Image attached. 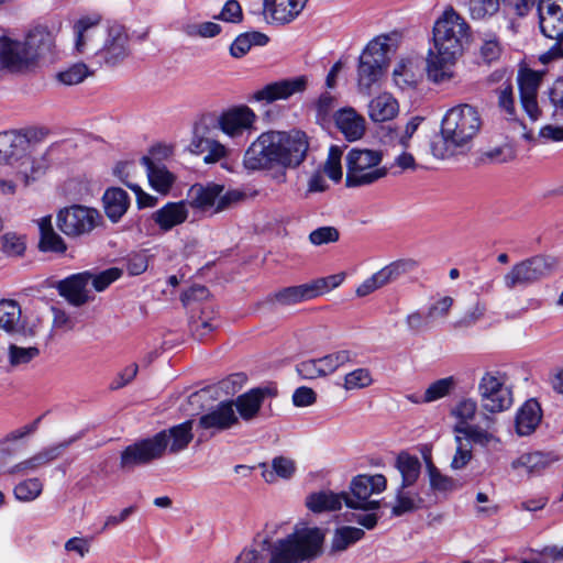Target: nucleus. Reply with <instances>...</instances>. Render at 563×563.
<instances>
[{
  "instance_id": "62",
  "label": "nucleus",
  "mask_w": 563,
  "mask_h": 563,
  "mask_svg": "<svg viewBox=\"0 0 563 563\" xmlns=\"http://www.w3.org/2000/svg\"><path fill=\"white\" fill-rule=\"evenodd\" d=\"M340 233L334 227H320L310 232L308 239L314 246L338 242Z\"/></svg>"
},
{
  "instance_id": "18",
  "label": "nucleus",
  "mask_w": 563,
  "mask_h": 563,
  "mask_svg": "<svg viewBox=\"0 0 563 563\" xmlns=\"http://www.w3.org/2000/svg\"><path fill=\"white\" fill-rule=\"evenodd\" d=\"M280 166L297 168L300 166L309 151V137L301 130L282 131Z\"/></svg>"
},
{
  "instance_id": "50",
  "label": "nucleus",
  "mask_w": 563,
  "mask_h": 563,
  "mask_svg": "<svg viewBox=\"0 0 563 563\" xmlns=\"http://www.w3.org/2000/svg\"><path fill=\"white\" fill-rule=\"evenodd\" d=\"M43 492V483L36 478H27L15 485L14 497L23 503L35 500Z\"/></svg>"
},
{
  "instance_id": "14",
  "label": "nucleus",
  "mask_w": 563,
  "mask_h": 563,
  "mask_svg": "<svg viewBox=\"0 0 563 563\" xmlns=\"http://www.w3.org/2000/svg\"><path fill=\"white\" fill-rule=\"evenodd\" d=\"M58 229L69 238H80L91 233L102 222V216L95 208L73 205L57 213Z\"/></svg>"
},
{
  "instance_id": "16",
  "label": "nucleus",
  "mask_w": 563,
  "mask_h": 563,
  "mask_svg": "<svg viewBox=\"0 0 563 563\" xmlns=\"http://www.w3.org/2000/svg\"><path fill=\"white\" fill-rule=\"evenodd\" d=\"M282 131L263 132L249 146V168L265 169L280 166Z\"/></svg>"
},
{
  "instance_id": "44",
  "label": "nucleus",
  "mask_w": 563,
  "mask_h": 563,
  "mask_svg": "<svg viewBox=\"0 0 563 563\" xmlns=\"http://www.w3.org/2000/svg\"><path fill=\"white\" fill-rule=\"evenodd\" d=\"M456 385L457 382L453 376L440 378L427 387L423 396L421 397V400L415 401L416 404H430L437 401L446 396H450L455 390Z\"/></svg>"
},
{
  "instance_id": "22",
  "label": "nucleus",
  "mask_w": 563,
  "mask_h": 563,
  "mask_svg": "<svg viewBox=\"0 0 563 563\" xmlns=\"http://www.w3.org/2000/svg\"><path fill=\"white\" fill-rule=\"evenodd\" d=\"M47 167L48 164L44 157H33L25 151L21 157L15 158L13 164L9 165L8 174L15 176L23 186H29L43 176Z\"/></svg>"
},
{
  "instance_id": "59",
  "label": "nucleus",
  "mask_w": 563,
  "mask_h": 563,
  "mask_svg": "<svg viewBox=\"0 0 563 563\" xmlns=\"http://www.w3.org/2000/svg\"><path fill=\"white\" fill-rule=\"evenodd\" d=\"M406 329L412 334H419L430 329L431 320L427 313L419 310L411 311L404 320Z\"/></svg>"
},
{
  "instance_id": "21",
  "label": "nucleus",
  "mask_w": 563,
  "mask_h": 563,
  "mask_svg": "<svg viewBox=\"0 0 563 563\" xmlns=\"http://www.w3.org/2000/svg\"><path fill=\"white\" fill-rule=\"evenodd\" d=\"M423 60L420 56L410 55L400 58L393 69V80L402 90L413 89L422 80Z\"/></svg>"
},
{
  "instance_id": "6",
  "label": "nucleus",
  "mask_w": 563,
  "mask_h": 563,
  "mask_svg": "<svg viewBox=\"0 0 563 563\" xmlns=\"http://www.w3.org/2000/svg\"><path fill=\"white\" fill-rule=\"evenodd\" d=\"M324 533L318 527L297 526L292 533L278 540L269 563H300L313 560L322 552Z\"/></svg>"
},
{
  "instance_id": "10",
  "label": "nucleus",
  "mask_w": 563,
  "mask_h": 563,
  "mask_svg": "<svg viewBox=\"0 0 563 563\" xmlns=\"http://www.w3.org/2000/svg\"><path fill=\"white\" fill-rule=\"evenodd\" d=\"M383 153L377 150L352 148L345 157V186L363 187L385 178L388 168L382 165Z\"/></svg>"
},
{
  "instance_id": "37",
  "label": "nucleus",
  "mask_w": 563,
  "mask_h": 563,
  "mask_svg": "<svg viewBox=\"0 0 563 563\" xmlns=\"http://www.w3.org/2000/svg\"><path fill=\"white\" fill-rule=\"evenodd\" d=\"M40 249L44 252L64 253L67 249L63 238L55 232L51 216L38 220Z\"/></svg>"
},
{
  "instance_id": "48",
  "label": "nucleus",
  "mask_w": 563,
  "mask_h": 563,
  "mask_svg": "<svg viewBox=\"0 0 563 563\" xmlns=\"http://www.w3.org/2000/svg\"><path fill=\"white\" fill-rule=\"evenodd\" d=\"M406 488L398 489L396 505L393 507V515L401 516L407 512L419 509L422 505V498L418 494L405 492Z\"/></svg>"
},
{
  "instance_id": "29",
  "label": "nucleus",
  "mask_w": 563,
  "mask_h": 563,
  "mask_svg": "<svg viewBox=\"0 0 563 563\" xmlns=\"http://www.w3.org/2000/svg\"><path fill=\"white\" fill-rule=\"evenodd\" d=\"M232 401H222L214 410L199 419V427L206 430H224L236 422Z\"/></svg>"
},
{
  "instance_id": "20",
  "label": "nucleus",
  "mask_w": 563,
  "mask_h": 563,
  "mask_svg": "<svg viewBox=\"0 0 563 563\" xmlns=\"http://www.w3.org/2000/svg\"><path fill=\"white\" fill-rule=\"evenodd\" d=\"M308 0H263V14L268 23L287 25L303 11Z\"/></svg>"
},
{
  "instance_id": "49",
  "label": "nucleus",
  "mask_w": 563,
  "mask_h": 563,
  "mask_svg": "<svg viewBox=\"0 0 563 563\" xmlns=\"http://www.w3.org/2000/svg\"><path fill=\"white\" fill-rule=\"evenodd\" d=\"M40 355L37 346H19L10 344L8 347V362L12 367H20L31 363Z\"/></svg>"
},
{
  "instance_id": "32",
  "label": "nucleus",
  "mask_w": 563,
  "mask_h": 563,
  "mask_svg": "<svg viewBox=\"0 0 563 563\" xmlns=\"http://www.w3.org/2000/svg\"><path fill=\"white\" fill-rule=\"evenodd\" d=\"M343 501L345 503V493L338 494L332 490H319L309 494L306 497L305 504L310 511L321 514L340 510Z\"/></svg>"
},
{
  "instance_id": "13",
  "label": "nucleus",
  "mask_w": 563,
  "mask_h": 563,
  "mask_svg": "<svg viewBox=\"0 0 563 563\" xmlns=\"http://www.w3.org/2000/svg\"><path fill=\"white\" fill-rule=\"evenodd\" d=\"M540 30L544 36L554 40L555 43L540 60L547 64L553 59L563 57V0H539L538 3Z\"/></svg>"
},
{
  "instance_id": "3",
  "label": "nucleus",
  "mask_w": 563,
  "mask_h": 563,
  "mask_svg": "<svg viewBox=\"0 0 563 563\" xmlns=\"http://www.w3.org/2000/svg\"><path fill=\"white\" fill-rule=\"evenodd\" d=\"M482 125L475 107L463 103L451 108L441 121L440 135L431 142L433 156L444 159L470 148Z\"/></svg>"
},
{
  "instance_id": "11",
  "label": "nucleus",
  "mask_w": 563,
  "mask_h": 563,
  "mask_svg": "<svg viewBox=\"0 0 563 563\" xmlns=\"http://www.w3.org/2000/svg\"><path fill=\"white\" fill-rule=\"evenodd\" d=\"M187 205L191 208L210 214L220 213L242 201L244 194L240 190H227L224 186L216 183L207 185H192L187 195Z\"/></svg>"
},
{
  "instance_id": "54",
  "label": "nucleus",
  "mask_w": 563,
  "mask_h": 563,
  "mask_svg": "<svg viewBox=\"0 0 563 563\" xmlns=\"http://www.w3.org/2000/svg\"><path fill=\"white\" fill-rule=\"evenodd\" d=\"M343 155V148L339 145H331L327 162L324 164V173L334 181L342 179V166L341 158Z\"/></svg>"
},
{
  "instance_id": "47",
  "label": "nucleus",
  "mask_w": 563,
  "mask_h": 563,
  "mask_svg": "<svg viewBox=\"0 0 563 563\" xmlns=\"http://www.w3.org/2000/svg\"><path fill=\"white\" fill-rule=\"evenodd\" d=\"M321 358L327 375H330L346 364L355 363L357 353L349 349H342L327 354Z\"/></svg>"
},
{
  "instance_id": "46",
  "label": "nucleus",
  "mask_w": 563,
  "mask_h": 563,
  "mask_svg": "<svg viewBox=\"0 0 563 563\" xmlns=\"http://www.w3.org/2000/svg\"><path fill=\"white\" fill-rule=\"evenodd\" d=\"M485 426L486 428L478 424H472L455 434L462 437L470 444L474 443L481 446H489L492 444L499 443V439L494 434V432L489 431L492 426Z\"/></svg>"
},
{
  "instance_id": "2",
  "label": "nucleus",
  "mask_w": 563,
  "mask_h": 563,
  "mask_svg": "<svg viewBox=\"0 0 563 563\" xmlns=\"http://www.w3.org/2000/svg\"><path fill=\"white\" fill-rule=\"evenodd\" d=\"M76 53L95 58L97 64L117 66L130 54L129 35L121 24H101L98 13L84 15L73 26Z\"/></svg>"
},
{
  "instance_id": "34",
  "label": "nucleus",
  "mask_w": 563,
  "mask_h": 563,
  "mask_svg": "<svg viewBox=\"0 0 563 563\" xmlns=\"http://www.w3.org/2000/svg\"><path fill=\"white\" fill-rule=\"evenodd\" d=\"M102 201L106 216L112 222H118L130 206L128 192L118 187L107 189L103 194Z\"/></svg>"
},
{
  "instance_id": "9",
  "label": "nucleus",
  "mask_w": 563,
  "mask_h": 563,
  "mask_svg": "<svg viewBox=\"0 0 563 563\" xmlns=\"http://www.w3.org/2000/svg\"><path fill=\"white\" fill-rule=\"evenodd\" d=\"M507 375L500 371H486L477 383L481 417L484 424L493 426L495 416L509 410L514 404L511 386Z\"/></svg>"
},
{
  "instance_id": "52",
  "label": "nucleus",
  "mask_w": 563,
  "mask_h": 563,
  "mask_svg": "<svg viewBox=\"0 0 563 563\" xmlns=\"http://www.w3.org/2000/svg\"><path fill=\"white\" fill-rule=\"evenodd\" d=\"M466 5L472 19L482 20L498 11L499 0H467Z\"/></svg>"
},
{
  "instance_id": "58",
  "label": "nucleus",
  "mask_w": 563,
  "mask_h": 563,
  "mask_svg": "<svg viewBox=\"0 0 563 563\" xmlns=\"http://www.w3.org/2000/svg\"><path fill=\"white\" fill-rule=\"evenodd\" d=\"M214 141L209 135V129L206 125H199L195 128L189 150L191 153L200 155L207 152L211 143Z\"/></svg>"
},
{
  "instance_id": "7",
  "label": "nucleus",
  "mask_w": 563,
  "mask_h": 563,
  "mask_svg": "<svg viewBox=\"0 0 563 563\" xmlns=\"http://www.w3.org/2000/svg\"><path fill=\"white\" fill-rule=\"evenodd\" d=\"M324 533L318 527L297 526L292 533L278 540L269 563H300L313 560L322 552Z\"/></svg>"
},
{
  "instance_id": "63",
  "label": "nucleus",
  "mask_w": 563,
  "mask_h": 563,
  "mask_svg": "<svg viewBox=\"0 0 563 563\" xmlns=\"http://www.w3.org/2000/svg\"><path fill=\"white\" fill-rule=\"evenodd\" d=\"M121 276L119 268L112 267L100 272L98 274L90 273L89 284L92 285L95 290L103 291L110 284L115 282Z\"/></svg>"
},
{
  "instance_id": "27",
  "label": "nucleus",
  "mask_w": 563,
  "mask_h": 563,
  "mask_svg": "<svg viewBox=\"0 0 563 563\" xmlns=\"http://www.w3.org/2000/svg\"><path fill=\"white\" fill-rule=\"evenodd\" d=\"M335 125L347 141L360 140L365 132V119L353 108H343L335 115Z\"/></svg>"
},
{
  "instance_id": "56",
  "label": "nucleus",
  "mask_w": 563,
  "mask_h": 563,
  "mask_svg": "<svg viewBox=\"0 0 563 563\" xmlns=\"http://www.w3.org/2000/svg\"><path fill=\"white\" fill-rule=\"evenodd\" d=\"M221 26L211 21L190 23L185 26V33L190 37L212 38L220 34Z\"/></svg>"
},
{
  "instance_id": "5",
  "label": "nucleus",
  "mask_w": 563,
  "mask_h": 563,
  "mask_svg": "<svg viewBox=\"0 0 563 563\" xmlns=\"http://www.w3.org/2000/svg\"><path fill=\"white\" fill-rule=\"evenodd\" d=\"M54 37L45 26L31 29L22 38L0 37V68L10 74H24L34 69L48 54Z\"/></svg>"
},
{
  "instance_id": "4",
  "label": "nucleus",
  "mask_w": 563,
  "mask_h": 563,
  "mask_svg": "<svg viewBox=\"0 0 563 563\" xmlns=\"http://www.w3.org/2000/svg\"><path fill=\"white\" fill-rule=\"evenodd\" d=\"M192 421L188 420L155 435L128 445L120 455L119 466L123 472H132L153 460L161 459L166 451L178 453L192 440Z\"/></svg>"
},
{
  "instance_id": "19",
  "label": "nucleus",
  "mask_w": 563,
  "mask_h": 563,
  "mask_svg": "<svg viewBox=\"0 0 563 563\" xmlns=\"http://www.w3.org/2000/svg\"><path fill=\"white\" fill-rule=\"evenodd\" d=\"M307 77L298 76L267 84L253 93L252 99L258 102L273 103L277 100H287L294 95L307 89Z\"/></svg>"
},
{
  "instance_id": "39",
  "label": "nucleus",
  "mask_w": 563,
  "mask_h": 563,
  "mask_svg": "<svg viewBox=\"0 0 563 563\" xmlns=\"http://www.w3.org/2000/svg\"><path fill=\"white\" fill-rule=\"evenodd\" d=\"M297 471L296 462L287 456H276L272 460V468H267L264 465V471L262 473L266 483L273 484L276 483L278 478L284 481L291 479Z\"/></svg>"
},
{
  "instance_id": "17",
  "label": "nucleus",
  "mask_w": 563,
  "mask_h": 563,
  "mask_svg": "<svg viewBox=\"0 0 563 563\" xmlns=\"http://www.w3.org/2000/svg\"><path fill=\"white\" fill-rule=\"evenodd\" d=\"M84 435L82 432H79L59 443L46 446L35 453L34 455L14 464L9 468L8 473L15 475H26L30 473L36 472L42 466L48 465L53 461L57 460L64 450L70 446L73 443L81 439Z\"/></svg>"
},
{
  "instance_id": "61",
  "label": "nucleus",
  "mask_w": 563,
  "mask_h": 563,
  "mask_svg": "<svg viewBox=\"0 0 563 563\" xmlns=\"http://www.w3.org/2000/svg\"><path fill=\"white\" fill-rule=\"evenodd\" d=\"M1 250L8 256H20L25 251V243L22 236L8 232L1 236Z\"/></svg>"
},
{
  "instance_id": "53",
  "label": "nucleus",
  "mask_w": 563,
  "mask_h": 563,
  "mask_svg": "<svg viewBox=\"0 0 563 563\" xmlns=\"http://www.w3.org/2000/svg\"><path fill=\"white\" fill-rule=\"evenodd\" d=\"M373 384V377L367 368H356L344 376L345 390L362 389Z\"/></svg>"
},
{
  "instance_id": "43",
  "label": "nucleus",
  "mask_w": 563,
  "mask_h": 563,
  "mask_svg": "<svg viewBox=\"0 0 563 563\" xmlns=\"http://www.w3.org/2000/svg\"><path fill=\"white\" fill-rule=\"evenodd\" d=\"M396 468L401 474V488L412 486L420 475L421 463L417 456L401 452L396 460Z\"/></svg>"
},
{
  "instance_id": "42",
  "label": "nucleus",
  "mask_w": 563,
  "mask_h": 563,
  "mask_svg": "<svg viewBox=\"0 0 563 563\" xmlns=\"http://www.w3.org/2000/svg\"><path fill=\"white\" fill-rule=\"evenodd\" d=\"M365 536V532L361 528L343 526L336 528L333 532L331 540V553H341L349 549L351 545L361 541Z\"/></svg>"
},
{
  "instance_id": "57",
  "label": "nucleus",
  "mask_w": 563,
  "mask_h": 563,
  "mask_svg": "<svg viewBox=\"0 0 563 563\" xmlns=\"http://www.w3.org/2000/svg\"><path fill=\"white\" fill-rule=\"evenodd\" d=\"M296 371L303 379H316L327 376L321 357L300 362L296 366Z\"/></svg>"
},
{
  "instance_id": "26",
  "label": "nucleus",
  "mask_w": 563,
  "mask_h": 563,
  "mask_svg": "<svg viewBox=\"0 0 563 563\" xmlns=\"http://www.w3.org/2000/svg\"><path fill=\"white\" fill-rule=\"evenodd\" d=\"M29 139L16 131L0 133V164H13L30 147Z\"/></svg>"
},
{
  "instance_id": "35",
  "label": "nucleus",
  "mask_w": 563,
  "mask_h": 563,
  "mask_svg": "<svg viewBox=\"0 0 563 563\" xmlns=\"http://www.w3.org/2000/svg\"><path fill=\"white\" fill-rule=\"evenodd\" d=\"M218 126L231 137L242 135L246 129V106L233 107L223 111L218 118Z\"/></svg>"
},
{
  "instance_id": "51",
  "label": "nucleus",
  "mask_w": 563,
  "mask_h": 563,
  "mask_svg": "<svg viewBox=\"0 0 563 563\" xmlns=\"http://www.w3.org/2000/svg\"><path fill=\"white\" fill-rule=\"evenodd\" d=\"M427 470L430 487L433 490L440 493H449L456 488V482L453 478L443 475L431 461L427 463Z\"/></svg>"
},
{
  "instance_id": "25",
  "label": "nucleus",
  "mask_w": 563,
  "mask_h": 563,
  "mask_svg": "<svg viewBox=\"0 0 563 563\" xmlns=\"http://www.w3.org/2000/svg\"><path fill=\"white\" fill-rule=\"evenodd\" d=\"M188 214V205L185 200H181L167 202L153 213L152 219L162 231L168 232L173 228L183 224Z\"/></svg>"
},
{
  "instance_id": "12",
  "label": "nucleus",
  "mask_w": 563,
  "mask_h": 563,
  "mask_svg": "<svg viewBox=\"0 0 563 563\" xmlns=\"http://www.w3.org/2000/svg\"><path fill=\"white\" fill-rule=\"evenodd\" d=\"M558 260L551 255H534L516 263L503 282L507 289L527 287L551 276L558 268Z\"/></svg>"
},
{
  "instance_id": "31",
  "label": "nucleus",
  "mask_w": 563,
  "mask_h": 563,
  "mask_svg": "<svg viewBox=\"0 0 563 563\" xmlns=\"http://www.w3.org/2000/svg\"><path fill=\"white\" fill-rule=\"evenodd\" d=\"M141 163L146 169L152 188L161 194H167L175 181V176L165 165L161 162H155L148 156H143Z\"/></svg>"
},
{
  "instance_id": "64",
  "label": "nucleus",
  "mask_w": 563,
  "mask_h": 563,
  "mask_svg": "<svg viewBox=\"0 0 563 563\" xmlns=\"http://www.w3.org/2000/svg\"><path fill=\"white\" fill-rule=\"evenodd\" d=\"M214 19H219L229 23H240L243 20V10L241 4L236 0H229L224 3L219 15Z\"/></svg>"
},
{
  "instance_id": "41",
  "label": "nucleus",
  "mask_w": 563,
  "mask_h": 563,
  "mask_svg": "<svg viewBox=\"0 0 563 563\" xmlns=\"http://www.w3.org/2000/svg\"><path fill=\"white\" fill-rule=\"evenodd\" d=\"M278 395L275 383H267L249 389V421L261 415V409L266 400H272Z\"/></svg>"
},
{
  "instance_id": "33",
  "label": "nucleus",
  "mask_w": 563,
  "mask_h": 563,
  "mask_svg": "<svg viewBox=\"0 0 563 563\" xmlns=\"http://www.w3.org/2000/svg\"><path fill=\"white\" fill-rule=\"evenodd\" d=\"M542 411L534 399L527 400L518 410L516 417V431L519 435L531 434L541 421Z\"/></svg>"
},
{
  "instance_id": "24",
  "label": "nucleus",
  "mask_w": 563,
  "mask_h": 563,
  "mask_svg": "<svg viewBox=\"0 0 563 563\" xmlns=\"http://www.w3.org/2000/svg\"><path fill=\"white\" fill-rule=\"evenodd\" d=\"M540 81V75L532 70L521 71L518 77L521 104L532 120L539 118L540 111L537 102V93Z\"/></svg>"
},
{
  "instance_id": "38",
  "label": "nucleus",
  "mask_w": 563,
  "mask_h": 563,
  "mask_svg": "<svg viewBox=\"0 0 563 563\" xmlns=\"http://www.w3.org/2000/svg\"><path fill=\"white\" fill-rule=\"evenodd\" d=\"M397 100L389 93H382L368 104V115L375 122L391 120L398 113Z\"/></svg>"
},
{
  "instance_id": "36",
  "label": "nucleus",
  "mask_w": 563,
  "mask_h": 563,
  "mask_svg": "<svg viewBox=\"0 0 563 563\" xmlns=\"http://www.w3.org/2000/svg\"><path fill=\"white\" fill-rule=\"evenodd\" d=\"M220 325V319L211 306H205L197 318H192L189 328L198 340L207 339Z\"/></svg>"
},
{
  "instance_id": "45",
  "label": "nucleus",
  "mask_w": 563,
  "mask_h": 563,
  "mask_svg": "<svg viewBox=\"0 0 563 563\" xmlns=\"http://www.w3.org/2000/svg\"><path fill=\"white\" fill-rule=\"evenodd\" d=\"M418 266L417 261L412 258H402L391 262L377 272L384 286L397 280L399 277L411 273Z\"/></svg>"
},
{
  "instance_id": "55",
  "label": "nucleus",
  "mask_w": 563,
  "mask_h": 563,
  "mask_svg": "<svg viewBox=\"0 0 563 563\" xmlns=\"http://www.w3.org/2000/svg\"><path fill=\"white\" fill-rule=\"evenodd\" d=\"M90 74L86 64L76 63L67 69L59 71L57 78L60 82L73 86L82 82Z\"/></svg>"
},
{
  "instance_id": "28",
  "label": "nucleus",
  "mask_w": 563,
  "mask_h": 563,
  "mask_svg": "<svg viewBox=\"0 0 563 563\" xmlns=\"http://www.w3.org/2000/svg\"><path fill=\"white\" fill-rule=\"evenodd\" d=\"M316 298L310 282L280 288L268 296V302L279 307H289Z\"/></svg>"
},
{
  "instance_id": "23",
  "label": "nucleus",
  "mask_w": 563,
  "mask_h": 563,
  "mask_svg": "<svg viewBox=\"0 0 563 563\" xmlns=\"http://www.w3.org/2000/svg\"><path fill=\"white\" fill-rule=\"evenodd\" d=\"M89 278L90 272L74 274L59 280L56 289L70 305L80 307L89 300Z\"/></svg>"
},
{
  "instance_id": "60",
  "label": "nucleus",
  "mask_w": 563,
  "mask_h": 563,
  "mask_svg": "<svg viewBox=\"0 0 563 563\" xmlns=\"http://www.w3.org/2000/svg\"><path fill=\"white\" fill-rule=\"evenodd\" d=\"M456 452L452 459L451 467L461 470L467 465L472 459V449L467 441L455 434Z\"/></svg>"
},
{
  "instance_id": "1",
  "label": "nucleus",
  "mask_w": 563,
  "mask_h": 563,
  "mask_svg": "<svg viewBox=\"0 0 563 563\" xmlns=\"http://www.w3.org/2000/svg\"><path fill=\"white\" fill-rule=\"evenodd\" d=\"M471 33L465 19L452 7L435 20L432 30L433 48L427 56L426 71L429 80L443 84L453 78V66L462 55Z\"/></svg>"
},
{
  "instance_id": "15",
  "label": "nucleus",
  "mask_w": 563,
  "mask_h": 563,
  "mask_svg": "<svg viewBox=\"0 0 563 563\" xmlns=\"http://www.w3.org/2000/svg\"><path fill=\"white\" fill-rule=\"evenodd\" d=\"M386 486L387 479L382 474L357 475L351 481V493H345V505L354 509L376 510L379 508V501L369 498L373 495L383 493Z\"/></svg>"
},
{
  "instance_id": "8",
  "label": "nucleus",
  "mask_w": 563,
  "mask_h": 563,
  "mask_svg": "<svg viewBox=\"0 0 563 563\" xmlns=\"http://www.w3.org/2000/svg\"><path fill=\"white\" fill-rule=\"evenodd\" d=\"M396 51V42L390 35H379L363 49L357 65L358 92L368 97L379 82L388 66L389 54Z\"/></svg>"
},
{
  "instance_id": "40",
  "label": "nucleus",
  "mask_w": 563,
  "mask_h": 563,
  "mask_svg": "<svg viewBox=\"0 0 563 563\" xmlns=\"http://www.w3.org/2000/svg\"><path fill=\"white\" fill-rule=\"evenodd\" d=\"M21 317V307L15 300H0V328L3 331L8 333L19 332L22 329Z\"/></svg>"
},
{
  "instance_id": "30",
  "label": "nucleus",
  "mask_w": 563,
  "mask_h": 563,
  "mask_svg": "<svg viewBox=\"0 0 563 563\" xmlns=\"http://www.w3.org/2000/svg\"><path fill=\"white\" fill-rule=\"evenodd\" d=\"M478 413H481V405L476 399L472 397L459 399L450 410V416L455 420L454 434L472 426Z\"/></svg>"
}]
</instances>
